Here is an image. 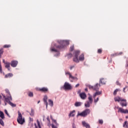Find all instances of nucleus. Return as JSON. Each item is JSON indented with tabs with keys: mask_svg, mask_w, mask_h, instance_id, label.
Returning <instances> with one entry per match:
<instances>
[{
	"mask_svg": "<svg viewBox=\"0 0 128 128\" xmlns=\"http://www.w3.org/2000/svg\"><path fill=\"white\" fill-rule=\"evenodd\" d=\"M60 43L62 44L60 46H55V47L52 46L50 49L52 52H58L57 56H60V52H58V50H62V48H64L66 44H70L68 41L66 40L60 41ZM56 48L57 49H56Z\"/></svg>",
	"mask_w": 128,
	"mask_h": 128,
	"instance_id": "obj_1",
	"label": "nucleus"
},
{
	"mask_svg": "<svg viewBox=\"0 0 128 128\" xmlns=\"http://www.w3.org/2000/svg\"><path fill=\"white\" fill-rule=\"evenodd\" d=\"M115 102H120V104L122 107L123 106H128V102H126V100L124 99L120 96H116L114 98Z\"/></svg>",
	"mask_w": 128,
	"mask_h": 128,
	"instance_id": "obj_2",
	"label": "nucleus"
},
{
	"mask_svg": "<svg viewBox=\"0 0 128 128\" xmlns=\"http://www.w3.org/2000/svg\"><path fill=\"white\" fill-rule=\"evenodd\" d=\"M17 122L20 124H24L26 122L24 118H22V115L20 112H18V117L17 118Z\"/></svg>",
	"mask_w": 128,
	"mask_h": 128,
	"instance_id": "obj_3",
	"label": "nucleus"
},
{
	"mask_svg": "<svg viewBox=\"0 0 128 128\" xmlns=\"http://www.w3.org/2000/svg\"><path fill=\"white\" fill-rule=\"evenodd\" d=\"M4 98L5 102H8V104L12 106V108H16V104H14L10 102V100H12V96H10L9 98H6V96H4Z\"/></svg>",
	"mask_w": 128,
	"mask_h": 128,
	"instance_id": "obj_4",
	"label": "nucleus"
},
{
	"mask_svg": "<svg viewBox=\"0 0 128 128\" xmlns=\"http://www.w3.org/2000/svg\"><path fill=\"white\" fill-rule=\"evenodd\" d=\"M90 114V110L86 109L82 112L78 113V116H83V118H85V116H88V114Z\"/></svg>",
	"mask_w": 128,
	"mask_h": 128,
	"instance_id": "obj_5",
	"label": "nucleus"
},
{
	"mask_svg": "<svg viewBox=\"0 0 128 128\" xmlns=\"http://www.w3.org/2000/svg\"><path fill=\"white\" fill-rule=\"evenodd\" d=\"M88 87L90 90H94L98 92V90H100V84H96L94 86H92V85H88Z\"/></svg>",
	"mask_w": 128,
	"mask_h": 128,
	"instance_id": "obj_6",
	"label": "nucleus"
},
{
	"mask_svg": "<svg viewBox=\"0 0 128 128\" xmlns=\"http://www.w3.org/2000/svg\"><path fill=\"white\" fill-rule=\"evenodd\" d=\"M80 51L77 50L76 52H74V56L73 58V60L74 62H80V61L78 60V55L80 54Z\"/></svg>",
	"mask_w": 128,
	"mask_h": 128,
	"instance_id": "obj_7",
	"label": "nucleus"
},
{
	"mask_svg": "<svg viewBox=\"0 0 128 128\" xmlns=\"http://www.w3.org/2000/svg\"><path fill=\"white\" fill-rule=\"evenodd\" d=\"M88 100L89 101H88L84 104L86 108H90V104H92V98L91 96H90L88 98Z\"/></svg>",
	"mask_w": 128,
	"mask_h": 128,
	"instance_id": "obj_8",
	"label": "nucleus"
},
{
	"mask_svg": "<svg viewBox=\"0 0 128 128\" xmlns=\"http://www.w3.org/2000/svg\"><path fill=\"white\" fill-rule=\"evenodd\" d=\"M118 112H120L121 114H128V109L124 110L122 108L118 107Z\"/></svg>",
	"mask_w": 128,
	"mask_h": 128,
	"instance_id": "obj_9",
	"label": "nucleus"
},
{
	"mask_svg": "<svg viewBox=\"0 0 128 128\" xmlns=\"http://www.w3.org/2000/svg\"><path fill=\"white\" fill-rule=\"evenodd\" d=\"M64 88L65 90H72V87L70 84L66 82L64 83Z\"/></svg>",
	"mask_w": 128,
	"mask_h": 128,
	"instance_id": "obj_10",
	"label": "nucleus"
},
{
	"mask_svg": "<svg viewBox=\"0 0 128 128\" xmlns=\"http://www.w3.org/2000/svg\"><path fill=\"white\" fill-rule=\"evenodd\" d=\"M38 90L41 92H44V94L48 92V88L46 87H43L42 88H38Z\"/></svg>",
	"mask_w": 128,
	"mask_h": 128,
	"instance_id": "obj_11",
	"label": "nucleus"
},
{
	"mask_svg": "<svg viewBox=\"0 0 128 128\" xmlns=\"http://www.w3.org/2000/svg\"><path fill=\"white\" fill-rule=\"evenodd\" d=\"M18 62L16 60H12L11 62L10 66L12 68H16L18 66Z\"/></svg>",
	"mask_w": 128,
	"mask_h": 128,
	"instance_id": "obj_12",
	"label": "nucleus"
},
{
	"mask_svg": "<svg viewBox=\"0 0 128 128\" xmlns=\"http://www.w3.org/2000/svg\"><path fill=\"white\" fill-rule=\"evenodd\" d=\"M122 52H117L116 53L111 54V58H114V56H122Z\"/></svg>",
	"mask_w": 128,
	"mask_h": 128,
	"instance_id": "obj_13",
	"label": "nucleus"
},
{
	"mask_svg": "<svg viewBox=\"0 0 128 128\" xmlns=\"http://www.w3.org/2000/svg\"><path fill=\"white\" fill-rule=\"evenodd\" d=\"M80 96L82 100H86V94L84 92H82L80 94Z\"/></svg>",
	"mask_w": 128,
	"mask_h": 128,
	"instance_id": "obj_14",
	"label": "nucleus"
},
{
	"mask_svg": "<svg viewBox=\"0 0 128 128\" xmlns=\"http://www.w3.org/2000/svg\"><path fill=\"white\" fill-rule=\"evenodd\" d=\"M82 124L83 126H84L86 128H90V124L84 121L82 122Z\"/></svg>",
	"mask_w": 128,
	"mask_h": 128,
	"instance_id": "obj_15",
	"label": "nucleus"
},
{
	"mask_svg": "<svg viewBox=\"0 0 128 128\" xmlns=\"http://www.w3.org/2000/svg\"><path fill=\"white\" fill-rule=\"evenodd\" d=\"M10 63L7 62L5 63V68H8V70H10Z\"/></svg>",
	"mask_w": 128,
	"mask_h": 128,
	"instance_id": "obj_16",
	"label": "nucleus"
},
{
	"mask_svg": "<svg viewBox=\"0 0 128 128\" xmlns=\"http://www.w3.org/2000/svg\"><path fill=\"white\" fill-rule=\"evenodd\" d=\"M44 102L46 104V108H48V96H45L44 98Z\"/></svg>",
	"mask_w": 128,
	"mask_h": 128,
	"instance_id": "obj_17",
	"label": "nucleus"
},
{
	"mask_svg": "<svg viewBox=\"0 0 128 128\" xmlns=\"http://www.w3.org/2000/svg\"><path fill=\"white\" fill-rule=\"evenodd\" d=\"M101 94H102V92H96L93 95L94 98H96V96H100Z\"/></svg>",
	"mask_w": 128,
	"mask_h": 128,
	"instance_id": "obj_18",
	"label": "nucleus"
},
{
	"mask_svg": "<svg viewBox=\"0 0 128 128\" xmlns=\"http://www.w3.org/2000/svg\"><path fill=\"white\" fill-rule=\"evenodd\" d=\"M79 60H80V61L84 60V54H82L79 56Z\"/></svg>",
	"mask_w": 128,
	"mask_h": 128,
	"instance_id": "obj_19",
	"label": "nucleus"
},
{
	"mask_svg": "<svg viewBox=\"0 0 128 128\" xmlns=\"http://www.w3.org/2000/svg\"><path fill=\"white\" fill-rule=\"evenodd\" d=\"M66 76H68V74L69 78H74V76H72V74H70V72H66Z\"/></svg>",
	"mask_w": 128,
	"mask_h": 128,
	"instance_id": "obj_20",
	"label": "nucleus"
},
{
	"mask_svg": "<svg viewBox=\"0 0 128 128\" xmlns=\"http://www.w3.org/2000/svg\"><path fill=\"white\" fill-rule=\"evenodd\" d=\"M74 112H76V110H74L70 112V114H68V116L70 118V116H74Z\"/></svg>",
	"mask_w": 128,
	"mask_h": 128,
	"instance_id": "obj_21",
	"label": "nucleus"
},
{
	"mask_svg": "<svg viewBox=\"0 0 128 128\" xmlns=\"http://www.w3.org/2000/svg\"><path fill=\"white\" fill-rule=\"evenodd\" d=\"M0 118H1L2 120H4V114L3 112L0 111Z\"/></svg>",
	"mask_w": 128,
	"mask_h": 128,
	"instance_id": "obj_22",
	"label": "nucleus"
},
{
	"mask_svg": "<svg viewBox=\"0 0 128 128\" xmlns=\"http://www.w3.org/2000/svg\"><path fill=\"white\" fill-rule=\"evenodd\" d=\"M50 118L51 120H52L53 122L54 123L56 126H58V122H56V120H54V118H52V115H50Z\"/></svg>",
	"mask_w": 128,
	"mask_h": 128,
	"instance_id": "obj_23",
	"label": "nucleus"
},
{
	"mask_svg": "<svg viewBox=\"0 0 128 128\" xmlns=\"http://www.w3.org/2000/svg\"><path fill=\"white\" fill-rule=\"evenodd\" d=\"M14 76V74H12L9 73V74H6L5 76V78H12V76Z\"/></svg>",
	"mask_w": 128,
	"mask_h": 128,
	"instance_id": "obj_24",
	"label": "nucleus"
},
{
	"mask_svg": "<svg viewBox=\"0 0 128 128\" xmlns=\"http://www.w3.org/2000/svg\"><path fill=\"white\" fill-rule=\"evenodd\" d=\"M6 94H8L7 98H10V96H12V95H10V90H8V89H6Z\"/></svg>",
	"mask_w": 128,
	"mask_h": 128,
	"instance_id": "obj_25",
	"label": "nucleus"
},
{
	"mask_svg": "<svg viewBox=\"0 0 128 128\" xmlns=\"http://www.w3.org/2000/svg\"><path fill=\"white\" fill-rule=\"evenodd\" d=\"M82 103L81 102H76L74 104L75 106H82Z\"/></svg>",
	"mask_w": 128,
	"mask_h": 128,
	"instance_id": "obj_26",
	"label": "nucleus"
},
{
	"mask_svg": "<svg viewBox=\"0 0 128 128\" xmlns=\"http://www.w3.org/2000/svg\"><path fill=\"white\" fill-rule=\"evenodd\" d=\"M100 84H106V82H104V78H102L100 80Z\"/></svg>",
	"mask_w": 128,
	"mask_h": 128,
	"instance_id": "obj_27",
	"label": "nucleus"
},
{
	"mask_svg": "<svg viewBox=\"0 0 128 128\" xmlns=\"http://www.w3.org/2000/svg\"><path fill=\"white\" fill-rule=\"evenodd\" d=\"M48 102H49V104L50 106H54V102L50 100H48Z\"/></svg>",
	"mask_w": 128,
	"mask_h": 128,
	"instance_id": "obj_28",
	"label": "nucleus"
},
{
	"mask_svg": "<svg viewBox=\"0 0 128 128\" xmlns=\"http://www.w3.org/2000/svg\"><path fill=\"white\" fill-rule=\"evenodd\" d=\"M46 120L48 122V126H50V116H49L46 117Z\"/></svg>",
	"mask_w": 128,
	"mask_h": 128,
	"instance_id": "obj_29",
	"label": "nucleus"
},
{
	"mask_svg": "<svg viewBox=\"0 0 128 128\" xmlns=\"http://www.w3.org/2000/svg\"><path fill=\"white\" fill-rule=\"evenodd\" d=\"M12 46L10 44H5L3 48H10Z\"/></svg>",
	"mask_w": 128,
	"mask_h": 128,
	"instance_id": "obj_30",
	"label": "nucleus"
},
{
	"mask_svg": "<svg viewBox=\"0 0 128 128\" xmlns=\"http://www.w3.org/2000/svg\"><path fill=\"white\" fill-rule=\"evenodd\" d=\"M0 124H1V126H4V120H2V119H1V118H0Z\"/></svg>",
	"mask_w": 128,
	"mask_h": 128,
	"instance_id": "obj_31",
	"label": "nucleus"
},
{
	"mask_svg": "<svg viewBox=\"0 0 128 128\" xmlns=\"http://www.w3.org/2000/svg\"><path fill=\"white\" fill-rule=\"evenodd\" d=\"M124 128H128V122L126 121L124 122V124H123Z\"/></svg>",
	"mask_w": 128,
	"mask_h": 128,
	"instance_id": "obj_32",
	"label": "nucleus"
},
{
	"mask_svg": "<svg viewBox=\"0 0 128 128\" xmlns=\"http://www.w3.org/2000/svg\"><path fill=\"white\" fill-rule=\"evenodd\" d=\"M99 100V98H97L96 99V98H94V102H95V104H96V102H98Z\"/></svg>",
	"mask_w": 128,
	"mask_h": 128,
	"instance_id": "obj_33",
	"label": "nucleus"
},
{
	"mask_svg": "<svg viewBox=\"0 0 128 128\" xmlns=\"http://www.w3.org/2000/svg\"><path fill=\"white\" fill-rule=\"evenodd\" d=\"M36 122L38 128H42V126H40V121H38V120H37Z\"/></svg>",
	"mask_w": 128,
	"mask_h": 128,
	"instance_id": "obj_34",
	"label": "nucleus"
},
{
	"mask_svg": "<svg viewBox=\"0 0 128 128\" xmlns=\"http://www.w3.org/2000/svg\"><path fill=\"white\" fill-rule=\"evenodd\" d=\"M50 126H52V128H58V126H56H56H54V124H50Z\"/></svg>",
	"mask_w": 128,
	"mask_h": 128,
	"instance_id": "obj_35",
	"label": "nucleus"
},
{
	"mask_svg": "<svg viewBox=\"0 0 128 128\" xmlns=\"http://www.w3.org/2000/svg\"><path fill=\"white\" fill-rule=\"evenodd\" d=\"M118 90H120V89H116L114 92V96H116V92H118Z\"/></svg>",
	"mask_w": 128,
	"mask_h": 128,
	"instance_id": "obj_36",
	"label": "nucleus"
},
{
	"mask_svg": "<svg viewBox=\"0 0 128 128\" xmlns=\"http://www.w3.org/2000/svg\"><path fill=\"white\" fill-rule=\"evenodd\" d=\"M4 112L6 114V115L8 116V118H10V114H8V110H4Z\"/></svg>",
	"mask_w": 128,
	"mask_h": 128,
	"instance_id": "obj_37",
	"label": "nucleus"
},
{
	"mask_svg": "<svg viewBox=\"0 0 128 128\" xmlns=\"http://www.w3.org/2000/svg\"><path fill=\"white\" fill-rule=\"evenodd\" d=\"M4 54V49H0V56H1V54Z\"/></svg>",
	"mask_w": 128,
	"mask_h": 128,
	"instance_id": "obj_38",
	"label": "nucleus"
},
{
	"mask_svg": "<svg viewBox=\"0 0 128 128\" xmlns=\"http://www.w3.org/2000/svg\"><path fill=\"white\" fill-rule=\"evenodd\" d=\"M74 50V46H72L70 47V52H72Z\"/></svg>",
	"mask_w": 128,
	"mask_h": 128,
	"instance_id": "obj_39",
	"label": "nucleus"
},
{
	"mask_svg": "<svg viewBox=\"0 0 128 128\" xmlns=\"http://www.w3.org/2000/svg\"><path fill=\"white\" fill-rule=\"evenodd\" d=\"M102 49H98V54H102Z\"/></svg>",
	"mask_w": 128,
	"mask_h": 128,
	"instance_id": "obj_40",
	"label": "nucleus"
},
{
	"mask_svg": "<svg viewBox=\"0 0 128 128\" xmlns=\"http://www.w3.org/2000/svg\"><path fill=\"white\" fill-rule=\"evenodd\" d=\"M99 124H104V120H99Z\"/></svg>",
	"mask_w": 128,
	"mask_h": 128,
	"instance_id": "obj_41",
	"label": "nucleus"
},
{
	"mask_svg": "<svg viewBox=\"0 0 128 128\" xmlns=\"http://www.w3.org/2000/svg\"><path fill=\"white\" fill-rule=\"evenodd\" d=\"M72 56V53H69L68 54V58H70Z\"/></svg>",
	"mask_w": 128,
	"mask_h": 128,
	"instance_id": "obj_42",
	"label": "nucleus"
},
{
	"mask_svg": "<svg viewBox=\"0 0 128 128\" xmlns=\"http://www.w3.org/2000/svg\"><path fill=\"white\" fill-rule=\"evenodd\" d=\"M2 72V64H0V72Z\"/></svg>",
	"mask_w": 128,
	"mask_h": 128,
	"instance_id": "obj_43",
	"label": "nucleus"
},
{
	"mask_svg": "<svg viewBox=\"0 0 128 128\" xmlns=\"http://www.w3.org/2000/svg\"><path fill=\"white\" fill-rule=\"evenodd\" d=\"M72 128H76V124H74V123H72Z\"/></svg>",
	"mask_w": 128,
	"mask_h": 128,
	"instance_id": "obj_44",
	"label": "nucleus"
},
{
	"mask_svg": "<svg viewBox=\"0 0 128 128\" xmlns=\"http://www.w3.org/2000/svg\"><path fill=\"white\" fill-rule=\"evenodd\" d=\"M28 96H32V93L31 92H30L28 93Z\"/></svg>",
	"mask_w": 128,
	"mask_h": 128,
	"instance_id": "obj_45",
	"label": "nucleus"
},
{
	"mask_svg": "<svg viewBox=\"0 0 128 128\" xmlns=\"http://www.w3.org/2000/svg\"><path fill=\"white\" fill-rule=\"evenodd\" d=\"M116 84L117 86H120V83L118 81H116Z\"/></svg>",
	"mask_w": 128,
	"mask_h": 128,
	"instance_id": "obj_46",
	"label": "nucleus"
},
{
	"mask_svg": "<svg viewBox=\"0 0 128 128\" xmlns=\"http://www.w3.org/2000/svg\"><path fill=\"white\" fill-rule=\"evenodd\" d=\"M126 88H128V86H126L125 88H124L123 89L124 92H126Z\"/></svg>",
	"mask_w": 128,
	"mask_h": 128,
	"instance_id": "obj_47",
	"label": "nucleus"
},
{
	"mask_svg": "<svg viewBox=\"0 0 128 128\" xmlns=\"http://www.w3.org/2000/svg\"><path fill=\"white\" fill-rule=\"evenodd\" d=\"M8 62H6V60H4V59L2 60V62L4 64H6V63Z\"/></svg>",
	"mask_w": 128,
	"mask_h": 128,
	"instance_id": "obj_48",
	"label": "nucleus"
},
{
	"mask_svg": "<svg viewBox=\"0 0 128 128\" xmlns=\"http://www.w3.org/2000/svg\"><path fill=\"white\" fill-rule=\"evenodd\" d=\"M78 86H80V84H76L75 88H78Z\"/></svg>",
	"mask_w": 128,
	"mask_h": 128,
	"instance_id": "obj_49",
	"label": "nucleus"
},
{
	"mask_svg": "<svg viewBox=\"0 0 128 128\" xmlns=\"http://www.w3.org/2000/svg\"><path fill=\"white\" fill-rule=\"evenodd\" d=\"M72 80H78V79L76 77H74V78H72Z\"/></svg>",
	"mask_w": 128,
	"mask_h": 128,
	"instance_id": "obj_50",
	"label": "nucleus"
},
{
	"mask_svg": "<svg viewBox=\"0 0 128 128\" xmlns=\"http://www.w3.org/2000/svg\"><path fill=\"white\" fill-rule=\"evenodd\" d=\"M74 68V66H72L70 67V70H72V68Z\"/></svg>",
	"mask_w": 128,
	"mask_h": 128,
	"instance_id": "obj_51",
	"label": "nucleus"
},
{
	"mask_svg": "<svg viewBox=\"0 0 128 128\" xmlns=\"http://www.w3.org/2000/svg\"><path fill=\"white\" fill-rule=\"evenodd\" d=\"M2 98V96H0V100H1ZM0 104H2V101H0Z\"/></svg>",
	"mask_w": 128,
	"mask_h": 128,
	"instance_id": "obj_52",
	"label": "nucleus"
},
{
	"mask_svg": "<svg viewBox=\"0 0 128 128\" xmlns=\"http://www.w3.org/2000/svg\"><path fill=\"white\" fill-rule=\"evenodd\" d=\"M34 126H35L36 128H38V126H36V124H34Z\"/></svg>",
	"mask_w": 128,
	"mask_h": 128,
	"instance_id": "obj_53",
	"label": "nucleus"
},
{
	"mask_svg": "<svg viewBox=\"0 0 128 128\" xmlns=\"http://www.w3.org/2000/svg\"><path fill=\"white\" fill-rule=\"evenodd\" d=\"M85 91H86V92H88V88H85Z\"/></svg>",
	"mask_w": 128,
	"mask_h": 128,
	"instance_id": "obj_54",
	"label": "nucleus"
},
{
	"mask_svg": "<svg viewBox=\"0 0 128 128\" xmlns=\"http://www.w3.org/2000/svg\"><path fill=\"white\" fill-rule=\"evenodd\" d=\"M40 101H38V104H40Z\"/></svg>",
	"mask_w": 128,
	"mask_h": 128,
	"instance_id": "obj_55",
	"label": "nucleus"
},
{
	"mask_svg": "<svg viewBox=\"0 0 128 128\" xmlns=\"http://www.w3.org/2000/svg\"><path fill=\"white\" fill-rule=\"evenodd\" d=\"M5 106H6V102H4Z\"/></svg>",
	"mask_w": 128,
	"mask_h": 128,
	"instance_id": "obj_56",
	"label": "nucleus"
},
{
	"mask_svg": "<svg viewBox=\"0 0 128 128\" xmlns=\"http://www.w3.org/2000/svg\"><path fill=\"white\" fill-rule=\"evenodd\" d=\"M126 118H128V116H126Z\"/></svg>",
	"mask_w": 128,
	"mask_h": 128,
	"instance_id": "obj_57",
	"label": "nucleus"
},
{
	"mask_svg": "<svg viewBox=\"0 0 128 128\" xmlns=\"http://www.w3.org/2000/svg\"><path fill=\"white\" fill-rule=\"evenodd\" d=\"M30 118V120H32V118Z\"/></svg>",
	"mask_w": 128,
	"mask_h": 128,
	"instance_id": "obj_58",
	"label": "nucleus"
}]
</instances>
